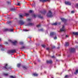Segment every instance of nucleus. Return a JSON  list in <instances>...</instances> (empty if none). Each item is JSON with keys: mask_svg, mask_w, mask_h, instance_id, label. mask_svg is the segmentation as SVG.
Here are the masks:
<instances>
[{"mask_svg": "<svg viewBox=\"0 0 78 78\" xmlns=\"http://www.w3.org/2000/svg\"><path fill=\"white\" fill-rule=\"evenodd\" d=\"M56 48V47H55V46H54L51 47V48L52 49H54V48Z\"/></svg>", "mask_w": 78, "mask_h": 78, "instance_id": "obj_28", "label": "nucleus"}, {"mask_svg": "<svg viewBox=\"0 0 78 78\" xmlns=\"http://www.w3.org/2000/svg\"><path fill=\"white\" fill-rule=\"evenodd\" d=\"M7 3L8 4H10L11 3V2H7Z\"/></svg>", "mask_w": 78, "mask_h": 78, "instance_id": "obj_39", "label": "nucleus"}, {"mask_svg": "<svg viewBox=\"0 0 78 78\" xmlns=\"http://www.w3.org/2000/svg\"><path fill=\"white\" fill-rule=\"evenodd\" d=\"M9 30L7 28H6L4 29V31H9Z\"/></svg>", "mask_w": 78, "mask_h": 78, "instance_id": "obj_30", "label": "nucleus"}, {"mask_svg": "<svg viewBox=\"0 0 78 78\" xmlns=\"http://www.w3.org/2000/svg\"><path fill=\"white\" fill-rule=\"evenodd\" d=\"M29 13H32L33 12V11L32 10H30L29 11Z\"/></svg>", "mask_w": 78, "mask_h": 78, "instance_id": "obj_32", "label": "nucleus"}, {"mask_svg": "<svg viewBox=\"0 0 78 78\" xmlns=\"http://www.w3.org/2000/svg\"><path fill=\"white\" fill-rule=\"evenodd\" d=\"M56 61H58V60H56Z\"/></svg>", "mask_w": 78, "mask_h": 78, "instance_id": "obj_54", "label": "nucleus"}, {"mask_svg": "<svg viewBox=\"0 0 78 78\" xmlns=\"http://www.w3.org/2000/svg\"><path fill=\"white\" fill-rule=\"evenodd\" d=\"M8 41H9V42H12V41H11V40H8Z\"/></svg>", "mask_w": 78, "mask_h": 78, "instance_id": "obj_43", "label": "nucleus"}, {"mask_svg": "<svg viewBox=\"0 0 78 78\" xmlns=\"http://www.w3.org/2000/svg\"><path fill=\"white\" fill-rule=\"evenodd\" d=\"M53 25H57V23H54L53 24H52Z\"/></svg>", "mask_w": 78, "mask_h": 78, "instance_id": "obj_29", "label": "nucleus"}, {"mask_svg": "<svg viewBox=\"0 0 78 78\" xmlns=\"http://www.w3.org/2000/svg\"><path fill=\"white\" fill-rule=\"evenodd\" d=\"M22 67L24 70H27V66H22Z\"/></svg>", "mask_w": 78, "mask_h": 78, "instance_id": "obj_11", "label": "nucleus"}, {"mask_svg": "<svg viewBox=\"0 0 78 78\" xmlns=\"http://www.w3.org/2000/svg\"><path fill=\"white\" fill-rule=\"evenodd\" d=\"M58 56H60V55H59Z\"/></svg>", "mask_w": 78, "mask_h": 78, "instance_id": "obj_58", "label": "nucleus"}, {"mask_svg": "<svg viewBox=\"0 0 78 78\" xmlns=\"http://www.w3.org/2000/svg\"><path fill=\"white\" fill-rule=\"evenodd\" d=\"M70 52L71 53H74L75 52V48H71L70 49Z\"/></svg>", "mask_w": 78, "mask_h": 78, "instance_id": "obj_4", "label": "nucleus"}, {"mask_svg": "<svg viewBox=\"0 0 78 78\" xmlns=\"http://www.w3.org/2000/svg\"><path fill=\"white\" fill-rule=\"evenodd\" d=\"M73 34H74V35H75V36H77L78 35V33L77 32H73Z\"/></svg>", "mask_w": 78, "mask_h": 78, "instance_id": "obj_14", "label": "nucleus"}, {"mask_svg": "<svg viewBox=\"0 0 78 78\" xmlns=\"http://www.w3.org/2000/svg\"><path fill=\"white\" fill-rule=\"evenodd\" d=\"M33 16H34V17H35V18H36V15H35V14H34L33 15Z\"/></svg>", "mask_w": 78, "mask_h": 78, "instance_id": "obj_37", "label": "nucleus"}, {"mask_svg": "<svg viewBox=\"0 0 78 78\" xmlns=\"http://www.w3.org/2000/svg\"><path fill=\"white\" fill-rule=\"evenodd\" d=\"M71 13L72 14H73L74 13H75V11H71Z\"/></svg>", "mask_w": 78, "mask_h": 78, "instance_id": "obj_34", "label": "nucleus"}, {"mask_svg": "<svg viewBox=\"0 0 78 78\" xmlns=\"http://www.w3.org/2000/svg\"><path fill=\"white\" fill-rule=\"evenodd\" d=\"M51 78H53V77H51Z\"/></svg>", "mask_w": 78, "mask_h": 78, "instance_id": "obj_59", "label": "nucleus"}, {"mask_svg": "<svg viewBox=\"0 0 78 78\" xmlns=\"http://www.w3.org/2000/svg\"><path fill=\"white\" fill-rule=\"evenodd\" d=\"M16 50H12L10 51V53H15L16 52Z\"/></svg>", "mask_w": 78, "mask_h": 78, "instance_id": "obj_12", "label": "nucleus"}, {"mask_svg": "<svg viewBox=\"0 0 78 78\" xmlns=\"http://www.w3.org/2000/svg\"><path fill=\"white\" fill-rule=\"evenodd\" d=\"M20 17L21 18H22V17H23V16H22V15H20Z\"/></svg>", "mask_w": 78, "mask_h": 78, "instance_id": "obj_35", "label": "nucleus"}, {"mask_svg": "<svg viewBox=\"0 0 78 78\" xmlns=\"http://www.w3.org/2000/svg\"><path fill=\"white\" fill-rule=\"evenodd\" d=\"M1 50L2 51H4V50H5V49H4V48H2L1 49Z\"/></svg>", "mask_w": 78, "mask_h": 78, "instance_id": "obj_42", "label": "nucleus"}, {"mask_svg": "<svg viewBox=\"0 0 78 78\" xmlns=\"http://www.w3.org/2000/svg\"><path fill=\"white\" fill-rule=\"evenodd\" d=\"M31 20V18H28L27 19V21L28 22H30Z\"/></svg>", "mask_w": 78, "mask_h": 78, "instance_id": "obj_23", "label": "nucleus"}, {"mask_svg": "<svg viewBox=\"0 0 78 78\" xmlns=\"http://www.w3.org/2000/svg\"><path fill=\"white\" fill-rule=\"evenodd\" d=\"M58 24H59V25H60L61 24V23H59Z\"/></svg>", "mask_w": 78, "mask_h": 78, "instance_id": "obj_53", "label": "nucleus"}, {"mask_svg": "<svg viewBox=\"0 0 78 78\" xmlns=\"http://www.w3.org/2000/svg\"><path fill=\"white\" fill-rule=\"evenodd\" d=\"M41 13H42V14H44V15H45V13H46V10H44L43 12H41Z\"/></svg>", "mask_w": 78, "mask_h": 78, "instance_id": "obj_18", "label": "nucleus"}, {"mask_svg": "<svg viewBox=\"0 0 78 78\" xmlns=\"http://www.w3.org/2000/svg\"><path fill=\"white\" fill-rule=\"evenodd\" d=\"M9 77L10 78H16V77L15 76H10Z\"/></svg>", "mask_w": 78, "mask_h": 78, "instance_id": "obj_21", "label": "nucleus"}, {"mask_svg": "<svg viewBox=\"0 0 78 78\" xmlns=\"http://www.w3.org/2000/svg\"><path fill=\"white\" fill-rule=\"evenodd\" d=\"M18 23L19 25L22 26V25H24V24H25V22L22 20H20L19 21Z\"/></svg>", "mask_w": 78, "mask_h": 78, "instance_id": "obj_2", "label": "nucleus"}, {"mask_svg": "<svg viewBox=\"0 0 78 78\" xmlns=\"http://www.w3.org/2000/svg\"><path fill=\"white\" fill-rule=\"evenodd\" d=\"M5 44H8V43L7 42H5Z\"/></svg>", "mask_w": 78, "mask_h": 78, "instance_id": "obj_49", "label": "nucleus"}, {"mask_svg": "<svg viewBox=\"0 0 78 78\" xmlns=\"http://www.w3.org/2000/svg\"><path fill=\"white\" fill-rule=\"evenodd\" d=\"M0 41H1V39H0Z\"/></svg>", "mask_w": 78, "mask_h": 78, "instance_id": "obj_57", "label": "nucleus"}, {"mask_svg": "<svg viewBox=\"0 0 78 78\" xmlns=\"http://www.w3.org/2000/svg\"><path fill=\"white\" fill-rule=\"evenodd\" d=\"M24 31H25V32H27V31H28L29 30L27 29H23Z\"/></svg>", "mask_w": 78, "mask_h": 78, "instance_id": "obj_26", "label": "nucleus"}, {"mask_svg": "<svg viewBox=\"0 0 78 78\" xmlns=\"http://www.w3.org/2000/svg\"><path fill=\"white\" fill-rule=\"evenodd\" d=\"M10 22H11L10 21L9 22V23H10Z\"/></svg>", "mask_w": 78, "mask_h": 78, "instance_id": "obj_55", "label": "nucleus"}, {"mask_svg": "<svg viewBox=\"0 0 78 78\" xmlns=\"http://www.w3.org/2000/svg\"><path fill=\"white\" fill-rule=\"evenodd\" d=\"M54 39H55V40L57 39V37H54Z\"/></svg>", "mask_w": 78, "mask_h": 78, "instance_id": "obj_41", "label": "nucleus"}, {"mask_svg": "<svg viewBox=\"0 0 78 78\" xmlns=\"http://www.w3.org/2000/svg\"><path fill=\"white\" fill-rule=\"evenodd\" d=\"M69 76L68 75H66L65 76V78H69Z\"/></svg>", "mask_w": 78, "mask_h": 78, "instance_id": "obj_31", "label": "nucleus"}, {"mask_svg": "<svg viewBox=\"0 0 78 78\" xmlns=\"http://www.w3.org/2000/svg\"><path fill=\"white\" fill-rule=\"evenodd\" d=\"M76 5L77 6V7H78V3H77V4H76Z\"/></svg>", "mask_w": 78, "mask_h": 78, "instance_id": "obj_50", "label": "nucleus"}, {"mask_svg": "<svg viewBox=\"0 0 78 78\" xmlns=\"http://www.w3.org/2000/svg\"><path fill=\"white\" fill-rule=\"evenodd\" d=\"M40 31H43V29H41L40 30Z\"/></svg>", "mask_w": 78, "mask_h": 78, "instance_id": "obj_47", "label": "nucleus"}, {"mask_svg": "<svg viewBox=\"0 0 78 78\" xmlns=\"http://www.w3.org/2000/svg\"><path fill=\"white\" fill-rule=\"evenodd\" d=\"M33 24L32 23H29L27 24H26L25 26H33Z\"/></svg>", "mask_w": 78, "mask_h": 78, "instance_id": "obj_9", "label": "nucleus"}, {"mask_svg": "<svg viewBox=\"0 0 78 78\" xmlns=\"http://www.w3.org/2000/svg\"><path fill=\"white\" fill-rule=\"evenodd\" d=\"M46 50H50V48H46Z\"/></svg>", "mask_w": 78, "mask_h": 78, "instance_id": "obj_44", "label": "nucleus"}, {"mask_svg": "<svg viewBox=\"0 0 78 78\" xmlns=\"http://www.w3.org/2000/svg\"><path fill=\"white\" fill-rule=\"evenodd\" d=\"M17 5H18V6H20V3H18V4Z\"/></svg>", "mask_w": 78, "mask_h": 78, "instance_id": "obj_46", "label": "nucleus"}, {"mask_svg": "<svg viewBox=\"0 0 78 78\" xmlns=\"http://www.w3.org/2000/svg\"><path fill=\"white\" fill-rule=\"evenodd\" d=\"M50 0H40V2H45L47 1H50Z\"/></svg>", "mask_w": 78, "mask_h": 78, "instance_id": "obj_15", "label": "nucleus"}, {"mask_svg": "<svg viewBox=\"0 0 78 78\" xmlns=\"http://www.w3.org/2000/svg\"><path fill=\"white\" fill-rule=\"evenodd\" d=\"M20 45H23V44H24V43L21 42L20 43Z\"/></svg>", "mask_w": 78, "mask_h": 78, "instance_id": "obj_25", "label": "nucleus"}, {"mask_svg": "<svg viewBox=\"0 0 78 78\" xmlns=\"http://www.w3.org/2000/svg\"><path fill=\"white\" fill-rule=\"evenodd\" d=\"M65 31L64 26L63 25L62 28L60 29V31Z\"/></svg>", "mask_w": 78, "mask_h": 78, "instance_id": "obj_6", "label": "nucleus"}, {"mask_svg": "<svg viewBox=\"0 0 78 78\" xmlns=\"http://www.w3.org/2000/svg\"><path fill=\"white\" fill-rule=\"evenodd\" d=\"M23 48H25V46L22 45L21 48H20V49H23Z\"/></svg>", "mask_w": 78, "mask_h": 78, "instance_id": "obj_22", "label": "nucleus"}, {"mask_svg": "<svg viewBox=\"0 0 78 78\" xmlns=\"http://www.w3.org/2000/svg\"><path fill=\"white\" fill-rule=\"evenodd\" d=\"M47 16L48 17H53V16L52 14V12L51 11H49L48 13L47 14Z\"/></svg>", "mask_w": 78, "mask_h": 78, "instance_id": "obj_1", "label": "nucleus"}, {"mask_svg": "<svg viewBox=\"0 0 78 78\" xmlns=\"http://www.w3.org/2000/svg\"><path fill=\"white\" fill-rule=\"evenodd\" d=\"M66 37H68V35H66Z\"/></svg>", "mask_w": 78, "mask_h": 78, "instance_id": "obj_51", "label": "nucleus"}, {"mask_svg": "<svg viewBox=\"0 0 78 78\" xmlns=\"http://www.w3.org/2000/svg\"><path fill=\"white\" fill-rule=\"evenodd\" d=\"M53 62L51 61V60H47L46 62V63L47 64H51Z\"/></svg>", "mask_w": 78, "mask_h": 78, "instance_id": "obj_8", "label": "nucleus"}, {"mask_svg": "<svg viewBox=\"0 0 78 78\" xmlns=\"http://www.w3.org/2000/svg\"><path fill=\"white\" fill-rule=\"evenodd\" d=\"M55 33L54 32H51L50 34V35L51 36H53V35H55Z\"/></svg>", "mask_w": 78, "mask_h": 78, "instance_id": "obj_17", "label": "nucleus"}, {"mask_svg": "<svg viewBox=\"0 0 78 78\" xmlns=\"http://www.w3.org/2000/svg\"><path fill=\"white\" fill-rule=\"evenodd\" d=\"M4 75H5V76H7L8 75V73L5 74H4Z\"/></svg>", "mask_w": 78, "mask_h": 78, "instance_id": "obj_40", "label": "nucleus"}, {"mask_svg": "<svg viewBox=\"0 0 78 78\" xmlns=\"http://www.w3.org/2000/svg\"><path fill=\"white\" fill-rule=\"evenodd\" d=\"M0 47H3V46L2 45H0Z\"/></svg>", "mask_w": 78, "mask_h": 78, "instance_id": "obj_48", "label": "nucleus"}, {"mask_svg": "<svg viewBox=\"0 0 78 78\" xmlns=\"http://www.w3.org/2000/svg\"><path fill=\"white\" fill-rule=\"evenodd\" d=\"M38 17H39V18H40V19H43V16H41V15L38 16Z\"/></svg>", "mask_w": 78, "mask_h": 78, "instance_id": "obj_27", "label": "nucleus"}, {"mask_svg": "<svg viewBox=\"0 0 78 78\" xmlns=\"http://www.w3.org/2000/svg\"><path fill=\"white\" fill-rule=\"evenodd\" d=\"M51 58H55V56H53L52 57H51Z\"/></svg>", "mask_w": 78, "mask_h": 78, "instance_id": "obj_45", "label": "nucleus"}, {"mask_svg": "<svg viewBox=\"0 0 78 78\" xmlns=\"http://www.w3.org/2000/svg\"><path fill=\"white\" fill-rule=\"evenodd\" d=\"M24 14L26 16H29V14L28 13H25Z\"/></svg>", "mask_w": 78, "mask_h": 78, "instance_id": "obj_24", "label": "nucleus"}, {"mask_svg": "<svg viewBox=\"0 0 78 78\" xmlns=\"http://www.w3.org/2000/svg\"><path fill=\"white\" fill-rule=\"evenodd\" d=\"M42 47H43L44 48H45V45H41Z\"/></svg>", "mask_w": 78, "mask_h": 78, "instance_id": "obj_33", "label": "nucleus"}, {"mask_svg": "<svg viewBox=\"0 0 78 78\" xmlns=\"http://www.w3.org/2000/svg\"><path fill=\"white\" fill-rule=\"evenodd\" d=\"M4 69H6V70H8V69H10V68L8 66V64H5V66L3 67Z\"/></svg>", "mask_w": 78, "mask_h": 78, "instance_id": "obj_3", "label": "nucleus"}, {"mask_svg": "<svg viewBox=\"0 0 78 78\" xmlns=\"http://www.w3.org/2000/svg\"><path fill=\"white\" fill-rule=\"evenodd\" d=\"M10 31H11V32H12L13 31V29H10L9 30Z\"/></svg>", "mask_w": 78, "mask_h": 78, "instance_id": "obj_38", "label": "nucleus"}, {"mask_svg": "<svg viewBox=\"0 0 78 78\" xmlns=\"http://www.w3.org/2000/svg\"><path fill=\"white\" fill-rule=\"evenodd\" d=\"M33 75L34 76H38V74L35 73H34L33 74Z\"/></svg>", "mask_w": 78, "mask_h": 78, "instance_id": "obj_20", "label": "nucleus"}, {"mask_svg": "<svg viewBox=\"0 0 78 78\" xmlns=\"http://www.w3.org/2000/svg\"><path fill=\"white\" fill-rule=\"evenodd\" d=\"M60 48L59 47H58L57 48V49H59V48Z\"/></svg>", "mask_w": 78, "mask_h": 78, "instance_id": "obj_52", "label": "nucleus"}, {"mask_svg": "<svg viewBox=\"0 0 78 78\" xmlns=\"http://www.w3.org/2000/svg\"><path fill=\"white\" fill-rule=\"evenodd\" d=\"M36 64V63H34L35 64Z\"/></svg>", "mask_w": 78, "mask_h": 78, "instance_id": "obj_56", "label": "nucleus"}, {"mask_svg": "<svg viewBox=\"0 0 78 78\" xmlns=\"http://www.w3.org/2000/svg\"><path fill=\"white\" fill-rule=\"evenodd\" d=\"M65 3L66 5H71V3L69 2H65Z\"/></svg>", "mask_w": 78, "mask_h": 78, "instance_id": "obj_10", "label": "nucleus"}, {"mask_svg": "<svg viewBox=\"0 0 78 78\" xmlns=\"http://www.w3.org/2000/svg\"><path fill=\"white\" fill-rule=\"evenodd\" d=\"M11 11H16V9H15L12 8L10 9Z\"/></svg>", "mask_w": 78, "mask_h": 78, "instance_id": "obj_19", "label": "nucleus"}, {"mask_svg": "<svg viewBox=\"0 0 78 78\" xmlns=\"http://www.w3.org/2000/svg\"><path fill=\"white\" fill-rule=\"evenodd\" d=\"M12 43L13 44V45L16 46L17 44V41H15L14 42L12 41Z\"/></svg>", "mask_w": 78, "mask_h": 78, "instance_id": "obj_5", "label": "nucleus"}, {"mask_svg": "<svg viewBox=\"0 0 78 78\" xmlns=\"http://www.w3.org/2000/svg\"><path fill=\"white\" fill-rule=\"evenodd\" d=\"M21 66V64L20 63H18L17 64V67L18 68H20Z\"/></svg>", "mask_w": 78, "mask_h": 78, "instance_id": "obj_16", "label": "nucleus"}, {"mask_svg": "<svg viewBox=\"0 0 78 78\" xmlns=\"http://www.w3.org/2000/svg\"><path fill=\"white\" fill-rule=\"evenodd\" d=\"M41 27V25L40 24L37 25V27Z\"/></svg>", "mask_w": 78, "mask_h": 78, "instance_id": "obj_36", "label": "nucleus"}, {"mask_svg": "<svg viewBox=\"0 0 78 78\" xmlns=\"http://www.w3.org/2000/svg\"><path fill=\"white\" fill-rule=\"evenodd\" d=\"M61 20L62 21V22H67V20L63 18H61Z\"/></svg>", "mask_w": 78, "mask_h": 78, "instance_id": "obj_7", "label": "nucleus"}, {"mask_svg": "<svg viewBox=\"0 0 78 78\" xmlns=\"http://www.w3.org/2000/svg\"><path fill=\"white\" fill-rule=\"evenodd\" d=\"M69 45V43L68 42H66L65 43V47H68Z\"/></svg>", "mask_w": 78, "mask_h": 78, "instance_id": "obj_13", "label": "nucleus"}]
</instances>
